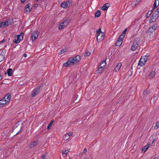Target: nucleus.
Wrapping results in <instances>:
<instances>
[{"label": "nucleus", "mask_w": 159, "mask_h": 159, "mask_svg": "<svg viewBox=\"0 0 159 159\" xmlns=\"http://www.w3.org/2000/svg\"><path fill=\"white\" fill-rule=\"evenodd\" d=\"M70 138V137L69 136H68L67 134H66L63 137V139L64 140L66 141L68 140Z\"/></svg>", "instance_id": "33"}, {"label": "nucleus", "mask_w": 159, "mask_h": 159, "mask_svg": "<svg viewBox=\"0 0 159 159\" xmlns=\"http://www.w3.org/2000/svg\"><path fill=\"white\" fill-rule=\"evenodd\" d=\"M3 98L0 100V107H2L6 104L7 102Z\"/></svg>", "instance_id": "10"}, {"label": "nucleus", "mask_w": 159, "mask_h": 159, "mask_svg": "<svg viewBox=\"0 0 159 159\" xmlns=\"http://www.w3.org/2000/svg\"><path fill=\"white\" fill-rule=\"evenodd\" d=\"M126 31V29H125L124 31H123L121 35H123V37H124L125 35V33Z\"/></svg>", "instance_id": "38"}, {"label": "nucleus", "mask_w": 159, "mask_h": 159, "mask_svg": "<svg viewBox=\"0 0 159 159\" xmlns=\"http://www.w3.org/2000/svg\"><path fill=\"white\" fill-rule=\"evenodd\" d=\"M38 143V141L36 140L34 141L31 142L29 145V147L30 148H34L37 145Z\"/></svg>", "instance_id": "11"}, {"label": "nucleus", "mask_w": 159, "mask_h": 159, "mask_svg": "<svg viewBox=\"0 0 159 159\" xmlns=\"http://www.w3.org/2000/svg\"><path fill=\"white\" fill-rule=\"evenodd\" d=\"M139 44V41L137 39H135L132 45L131 48V50L133 51L135 50L138 47Z\"/></svg>", "instance_id": "4"}, {"label": "nucleus", "mask_w": 159, "mask_h": 159, "mask_svg": "<svg viewBox=\"0 0 159 159\" xmlns=\"http://www.w3.org/2000/svg\"><path fill=\"white\" fill-rule=\"evenodd\" d=\"M152 11H148L147 13L146 16L147 17H148L150 16V15L152 14Z\"/></svg>", "instance_id": "34"}, {"label": "nucleus", "mask_w": 159, "mask_h": 159, "mask_svg": "<svg viewBox=\"0 0 159 159\" xmlns=\"http://www.w3.org/2000/svg\"><path fill=\"white\" fill-rule=\"evenodd\" d=\"M155 14L159 16V13L157 11H156L154 13V15Z\"/></svg>", "instance_id": "41"}, {"label": "nucleus", "mask_w": 159, "mask_h": 159, "mask_svg": "<svg viewBox=\"0 0 159 159\" xmlns=\"http://www.w3.org/2000/svg\"><path fill=\"white\" fill-rule=\"evenodd\" d=\"M106 60H105L102 61V62L101 63V64H100L101 66H103L102 67H103L104 68L105 66V65H106Z\"/></svg>", "instance_id": "27"}, {"label": "nucleus", "mask_w": 159, "mask_h": 159, "mask_svg": "<svg viewBox=\"0 0 159 159\" xmlns=\"http://www.w3.org/2000/svg\"><path fill=\"white\" fill-rule=\"evenodd\" d=\"M159 5V0H155L154 3V6L155 7H157Z\"/></svg>", "instance_id": "31"}, {"label": "nucleus", "mask_w": 159, "mask_h": 159, "mask_svg": "<svg viewBox=\"0 0 159 159\" xmlns=\"http://www.w3.org/2000/svg\"><path fill=\"white\" fill-rule=\"evenodd\" d=\"M154 31V29H152V28L150 27L147 32V34L151 36L153 35L152 33Z\"/></svg>", "instance_id": "16"}, {"label": "nucleus", "mask_w": 159, "mask_h": 159, "mask_svg": "<svg viewBox=\"0 0 159 159\" xmlns=\"http://www.w3.org/2000/svg\"><path fill=\"white\" fill-rule=\"evenodd\" d=\"M159 16L157 15H154V13L153 14L152 16L151 17L150 20H155L157 19L158 17Z\"/></svg>", "instance_id": "18"}, {"label": "nucleus", "mask_w": 159, "mask_h": 159, "mask_svg": "<svg viewBox=\"0 0 159 159\" xmlns=\"http://www.w3.org/2000/svg\"><path fill=\"white\" fill-rule=\"evenodd\" d=\"M66 23V22H62L59 26V29L60 30H61L65 26V24Z\"/></svg>", "instance_id": "21"}, {"label": "nucleus", "mask_w": 159, "mask_h": 159, "mask_svg": "<svg viewBox=\"0 0 159 159\" xmlns=\"http://www.w3.org/2000/svg\"><path fill=\"white\" fill-rule=\"evenodd\" d=\"M46 158V156L44 155L42 156V158L41 159H45Z\"/></svg>", "instance_id": "43"}, {"label": "nucleus", "mask_w": 159, "mask_h": 159, "mask_svg": "<svg viewBox=\"0 0 159 159\" xmlns=\"http://www.w3.org/2000/svg\"><path fill=\"white\" fill-rule=\"evenodd\" d=\"M122 66V63L121 62H119L118 63L116 66L115 67L114 69V70L115 72H117L120 69V68Z\"/></svg>", "instance_id": "12"}, {"label": "nucleus", "mask_w": 159, "mask_h": 159, "mask_svg": "<svg viewBox=\"0 0 159 159\" xmlns=\"http://www.w3.org/2000/svg\"><path fill=\"white\" fill-rule=\"evenodd\" d=\"M39 33L38 31H35L31 35V38L33 41L35 40L37 38L38 36Z\"/></svg>", "instance_id": "9"}, {"label": "nucleus", "mask_w": 159, "mask_h": 159, "mask_svg": "<svg viewBox=\"0 0 159 159\" xmlns=\"http://www.w3.org/2000/svg\"><path fill=\"white\" fill-rule=\"evenodd\" d=\"M87 152V149L86 148H85L83 151V153H85Z\"/></svg>", "instance_id": "44"}, {"label": "nucleus", "mask_w": 159, "mask_h": 159, "mask_svg": "<svg viewBox=\"0 0 159 159\" xmlns=\"http://www.w3.org/2000/svg\"><path fill=\"white\" fill-rule=\"evenodd\" d=\"M2 79V76L0 74V80H1Z\"/></svg>", "instance_id": "48"}, {"label": "nucleus", "mask_w": 159, "mask_h": 159, "mask_svg": "<svg viewBox=\"0 0 159 159\" xmlns=\"http://www.w3.org/2000/svg\"><path fill=\"white\" fill-rule=\"evenodd\" d=\"M21 0V2L22 3H24L25 1V0Z\"/></svg>", "instance_id": "45"}, {"label": "nucleus", "mask_w": 159, "mask_h": 159, "mask_svg": "<svg viewBox=\"0 0 159 159\" xmlns=\"http://www.w3.org/2000/svg\"><path fill=\"white\" fill-rule=\"evenodd\" d=\"M156 11H157L159 13V7L157 9V10Z\"/></svg>", "instance_id": "49"}, {"label": "nucleus", "mask_w": 159, "mask_h": 159, "mask_svg": "<svg viewBox=\"0 0 159 159\" xmlns=\"http://www.w3.org/2000/svg\"><path fill=\"white\" fill-rule=\"evenodd\" d=\"M41 87H39L36 88L33 90L32 92L31 96L33 97H34L37 95L41 90Z\"/></svg>", "instance_id": "6"}, {"label": "nucleus", "mask_w": 159, "mask_h": 159, "mask_svg": "<svg viewBox=\"0 0 159 159\" xmlns=\"http://www.w3.org/2000/svg\"><path fill=\"white\" fill-rule=\"evenodd\" d=\"M153 159H159V158L155 157V158H153Z\"/></svg>", "instance_id": "51"}, {"label": "nucleus", "mask_w": 159, "mask_h": 159, "mask_svg": "<svg viewBox=\"0 0 159 159\" xmlns=\"http://www.w3.org/2000/svg\"><path fill=\"white\" fill-rule=\"evenodd\" d=\"M24 34L21 33L20 34L15 36L14 38L13 42L15 43H19L23 38Z\"/></svg>", "instance_id": "3"}, {"label": "nucleus", "mask_w": 159, "mask_h": 159, "mask_svg": "<svg viewBox=\"0 0 159 159\" xmlns=\"http://www.w3.org/2000/svg\"><path fill=\"white\" fill-rule=\"evenodd\" d=\"M7 73L8 76H11L12 75V70L11 68L9 69L7 71Z\"/></svg>", "instance_id": "24"}, {"label": "nucleus", "mask_w": 159, "mask_h": 159, "mask_svg": "<svg viewBox=\"0 0 159 159\" xmlns=\"http://www.w3.org/2000/svg\"><path fill=\"white\" fill-rule=\"evenodd\" d=\"M148 93V91L147 90H145L144 91L143 93L144 95H146Z\"/></svg>", "instance_id": "42"}, {"label": "nucleus", "mask_w": 159, "mask_h": 159, "mask_svg": "<svg viewBox=\"0 0 159 159\" xmlns=\"http://www.w3.org/2000/svg\"><path fill=\"white\" fill-rule=\"evenodd\" d=\"M159 128V121L157 122L155 125L154 127V129L157 130Z\"/></svg>", "instance_id": "30"}, {"label": "nucleus", "mask_w": 159, "mask_h": 159, "mask_svg": "<svg viewBox=\"0 0 159 159\" xmlns=\"http://www.w3.org/2000/svg\"><path fill=\"white\" fill-rule=\"evenodd\" d=\"M68 152V150H62V156L63 157H65L66 156Z\"/></svg>", "instance_id": "20"}, {"label": "nucleus", "mask_w": 159, "mask_h": 159, "mask_svg": "<svg viewBox=\"0 0 159 159\" xmlns=\"http://www.w3.org/2000/svg\"><path fill=\"white\" fill-rule=\"evenodd\" d=\"M101 33H103L101 31V29L99 28L98 30H97V34H98Z\"/></svg>", "instance_id": "36"}, {"label": "nucleus", "mask_w": 159, "mask_h": 159, "mask_svg": "<svg viewBox=\"0 0 159 159\" xmlns=\"http://www.w3.org/2000/svg\"><path fill=\"white\" fill-rule=\"evenodd\" d=\"M5 56L3 54L2 52L0 54V62L2 61L4 59Z\"/></svg>", "instance_id": "25"}, {"label": "nucleus", "mask_w": 159, "mask_h": 159, "mask_svg": "<svg viewBox=\"0 0 159 159\" xmlns=\"http://www.w3.org/2000/svg\"><path fill=\"white\" fill-rule=\"evenodd\" d=\"M103 66H100L99 67L97 70V72L99 73H102L103 72L104 70V68L102 67Z\"/></svg>", "instance_id": "22"}, {"label": "nucleus", "mask_w": 159, "mask_h": 159, "mask_svg": "<svg viewBox=\"0 0 159 159\" xmlns=\"http://www.w3.org/2000/svg\"><path fill=\"white\" fill-rule=\"evenodd\" d=\"M150 144L149 143L147 145L143 147L142 149V151L143 153H144L148 149Z\"/></svg>", "instance_id": "17"}, {"label": "nucleus", "mask_w": 159, "mask_h": 159, "mask_svg": "<svg viewBox=\"0 0 159 159\" xmlns=\"http://www.w3.org/2000/svg\"><path fill=\"white\" fill-rule=\"evenodd\" d=\"M81 59V56L79 55H77L73 58L70 57L67 61L63 64V66L67 67L70 65H75L80 61Z\"/></svg>", "instance_id": "1"}, {"label": "nucleus", "mask_w": 159, "mask_h": 159, "mask_svg": "<svg viewBox=\"0 0 159 159\" xmlns=\"http://www.w3.org/2000/svg\"><path fill=\"white\" fill-rule=\"evenodd\" d=\"M23 56L25 57H26L27 56V55L26 54H23Z\"/></svg>", "instance_id": "47"}, {"label": "nucleus", "mask_w": 159, "mask_h": 159, "mask_svg": "<svg viewBox=\"0 0 159 159\" xmlns=\"http://www.w3.org/2000/svg\"><path fill=\"white\" fill-rule=\"evenodd\" d=\"M12 21L11 20H9L5 22H0V27H3L5 26L10 25L11 24Z\"/></svg>", "instance_id": "7"}, {"label": "nucleus", "mask_w": 159, "mask_h": 159, "mask_svg": "<svg viewBox=\"0 0 159 159\" xmlns=\"http://www.w3.org/2000/svg\"><path fill=\"white\" fill-rule=\"evenodd\" d=\"M123 36V35H120L118 38L116 44V46H120L122 44L123 40L124 38Z\"/></svg>", "instance_id": "8"}, {"label": "nucleus", "mask_w": 159, "mask_h": 159, "mask_svg": "<svg viewBox=\"0 0 159 159\" xmlns=\"http://www.w3.org/2000/svg\"><path fill=\"white\" fill-rule=\"evenodd\" d=\"M110 6V4L109 3H107L105 4L102 7L101 9L103 10H107L108 8Z\"/></svg>", "instance_id": "13"}, {"label": "nucleus", "mask_w": 159, "mask_h": 159, "mask_svg": "<svg viewBox=\"0 0 159 159\" xmlns=\"http://www.w3.org/2000/svg\"><path fill=\"white\" fill-rule=\"evenodd\" d=\"M21 127H20V130H19V131L18 132V133H17V134H18V133L20 132L21 131Z\"/></svg>", "instance_id": "46"}, {"label": "nucleus", "mask_w": 159, "mask_h": 159, "mask_svg": "<svg viewBox=\"0 0 159 159\" xmlns=\"http://www.w3.org/2000/svg\"><path fill=\"white\" fill-rule=\"evenodd\" d=\"M73 134L72 132H69L68 134L67 135L69 136V137H70V136H71Z\"/></svg>", "instance_id": "40"}, {"label": "nucleus", "mask_w": 159, "mask_h": 159, "mask_svg": "<svg viewBox=\"0 0 159 159\" xmlns=\"http://www.w3.org/2000/svg\"><path fill=\"white\" fill-rule=\"evenodd\" d=\"M149 54H147L145 55L142 56L139 62L138 65L140 66H143L148 59V57H149Z\"/></svg>", "instance_id": "2"}, {"label": "nucleus", "mask_w": 159, "mask_h": 159, "mask_svg": "<svg viewBox=\"0 0 159 159\" xmlns=\"http://www.w3.org/2000/svg\"><path fill=\"white\" fill-rule=\"evenodd\" d=\"M155 141V139H153L152 141V143H153Z\"/></svg>", "instance_id": "50"}, {"label": "nucleus", "mask_w": 159, "mask_h": 159, "mask_svg": "<svg viewBox=\"0 0 159 159\" xmlns=\"http://www.w3.org/2000/svg\"><path fill=\"white\" fill-rule=\"evenodd\" d=\"M91 53L90 52L86 50L85 52L84 53V56H88L90 55Z\"/></svg>", "instance_id": "28"}, {"label": "nucleus", "mask_w": 159, "mask_h": 159, "mask_svg": "<svg viewBox=\"0 0 159 159\" xmlns=\"http://www.w3.org/2000/svg\"><path fill=\"white\" fill-rule=\"evenodd\" d=\"M70 4V2L69 1L63 2L61 4V6L63 7L66 8Z\"/></svg>", "instance_id": "14"}, {"label": "nucleus", "mask_w": 159, "mask_h": 159, "mask_svg": "<svg viewBox=\"0 0 159 159\" xmlns=\"http://www.w3.org/2000/svg\"><path fill=\"white\" fill-rule=\"evenodd\" d=\"M150 27L152 28V29H154V31L157 27V24H155L152 27Z\"/></svg>", "instance_id": "35"}, {"label": "nucleus", "mask_w": 159, "mask_h": 159, "mask_svg": "<svg viewBox=\"0 0 159 159\" xmlns=\"http://www.w3.org/2000/svg\"><path fill=\"white\" fill-rule=\"evenodd\" d=\"M139 3V1H134L132 2V6L133 7H134L137 5H138Z\"/></svg>", "instance_id": "26"}, {"label": "nucleus", "mask_w": 159, "mask_h": 159, "mask_svg": "<svg viewBox=\"0 0 159 159\" xmlns=\"http://www.w3.org/2000/svg\"><path fill=\"white\" fill-rule=\"evenodd\" d=\"M65 52V50L64 49H62L61 50L60 52V54H61L63 53H64Z\"/></svg>", "instance_id": "39"}, {"label": "nucleus", "mask_w": 159, "mask_h": 159, "mask_svg": "<svg viewBox=\"0 0 159 159\" xmlns=\"http://www.w3.org/2000/svg\"><path fill=\"white\" fill-rule=\"evenodd\" d=\"M155 74L156 73L154 71H151L149 75V78L151 79L153 78L155 76Z\"/></svg>", "instance_id": "23"}, {"label": "nucleus", "mask_w": 159, "mask_h": 159, "mask_svg": "<svg viewBox=\"0 0 159 159\" xmlns=\"http://www.w3.org/2000/svg\"><path fill=\"white\" fill-rule=\"evenodd\" d=\"M104 34L103 33L97 34V39L98 42H101L104 39Z\"/></svg>", "instance_id": "5"}, {"label": "nucleus", "mask_w": 159, "mask_h": 159, "mask_svg": "<svg viewBox=\"0 0 159 159\" xmlns=\"http://www.w3.org/2000/svg\"><path fill=\"white\" fill-rule=\"evenodd\" d=\"M31 4H29L27 5L25 7V9L26 11H27L30 12L31 10Z\"/></svg>", "instance_id": "19"}, {"label": "nucleus", "mask_w": 159, "mask_h": 159, "mask_svg": "<svg viewBox=\"0 0 159 159\" xmlns=\"http://www.w3.org/2000/svg\"><path fill=\"white\" fill-rule=\"evenodd\" d=\"M101 15V12L100 11L98 10L95 13V16L96 17H98L100 16Z\"/></svg>", "instance_id": "29"}, {"label": "nucleus", "mask_w": 159, "mask_h": 159, "mask_svg": "<svg viewBox=\"0 0 159 159\" xmlns=\"http://www.w3.org/2000/svg\"><path fill=\"white\" fill-rule=\"evenodd\" d=\"M3 98L6 100V101L8 102L10 101L11 98V94L8 93Z\"/></svg>", "instance_id": "15"}, {"label": "nucleus", "mask_w": 159, "mask_h": 159, "mask_svg": "<svg viewBox=\"0 0 159 159\" xmlns=\"http://www.w3.org/2000/svg\"><path fill=\"white\" fill-rule=\"evenodd\" d=\"M53 123V121H51L48 126V129H49Z\"/></svg>", "instance_id": "37"}, {"label": "nucleus", "mask_w": 159, "mask_h": 159, "mask_svg": "<svg viewBox=\"0 0 159 159\" xmlns=\"http://www.w3.org/2000/svg\"><path fill=\"white\" fill-rule=\"evenodd\" d=\"M19 125V122H17V123H16L13 127V128L12 129L13 131L15 129H16L17 127Z\"/></svg>", "instance_id": "32"}, {"label": "nucleus", "mask_w": 159, "mask_h": 159, "mask_svg": "<svg viewBox=\"0 0 159 159\" xmlns=\"http://www.w3.org/2000/svg\"><path fill=\"white\" fill-rule=\"evenodd\" d=\"M37 6H38L37 4H35V5H34V6H35V7H37Z\"/></svg>", "instance_id": "52"}, {"label": "nucleus", "mask_w": 159, "mask_h": 159, "mask_svg": "<svg viewBox=\"0 0 159 159\" xmlns=\"http://www.w3.org/2000/svg\"><path fill=\"white\" fill-rule=\"evenodd\" d=\"M83 159H88V158L85 157V158H84Z\"/></svg>", "instance_id": "53"}]
</instances>
